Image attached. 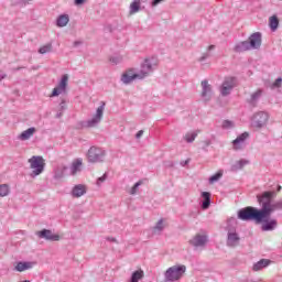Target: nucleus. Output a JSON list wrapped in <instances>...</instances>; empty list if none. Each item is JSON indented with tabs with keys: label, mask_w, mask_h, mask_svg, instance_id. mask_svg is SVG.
Wrapping results in <instances>:
<instances>
[{
	"label": "nucleus",
	"mask_w": 282,
	"mask_h": 282,
	"mask_svg": "<svg viewBox=\"0 0 282 282\" xmlns=\"http://www.w3.org/2000/svg\"><path fill=\"white\" fill-rule=\"evenodd\" d=\"M153 67H155V63H153V58H145L143 63L141 64V69L139 73L131 74V73H124L121 76L122 83L124 85H129L133 83L138 78V80H143V78H147V76H151L153 74Z\"/></svg>",
	"instance_id": "obj_1"
},
{
	"label": "nucleus",
	"mask_w": 282,
	"mask_h": 282,
	"mask_svg": "<svg viewBox=\"0 0 282 282\" xmlns=\"http://www.w3.org/2000/svg\"><path fill=\"white\" fill-rule=\"evenodd\" d=\"M268 215V209L260 206L257 207L248 206L238 210V219L241 221H256V224H261L263 218Z\"/></svg>",
	"instance_id": "obj_2"
},
{
	"label": "nucleus",
	"mask_w": 282,
	"mask_h": 282,
	"mask_svg": "<svg viewBox=\"0 0 282 282\" xmlns=\"http://www.w3.org/2000/svg\"><path fill=\"white\" fill-rule=\"evenodd\" d=\"M276 197V192L268 191L257 195L259 206L267 209V215H272L274 210H282V200L272 203Z\"/></svg>",
	"instance_id": "obj_3"
},
{
	"label": "nucleus",
	"mask_w": 282,
	"mask_h": 282,
	"mask_svg": "<svg viewBox=\"0 0 282 282\" xmlns=\"http://www.w3.org/2000/svg\"><path fill=\"white\" fill-rule=\"evenodd\" d=\"M261 32L252 33L249 41H242L235 45L234 51L237 53L248 52L250 50H259L261 47Z\"/></svg>",
	"instance_id": "obj_4"
},
{
	"label": "nucleus",
	"mask_w": 282,
	"mask_h": 282,
	"mask_svg": "<svg viewBox=\"0 0 282 282\" xmlns=\"http://www.w3.org/2000/svg\"><path fill=\"white\" fill-rule=\"evenodd\" d=\"M184 274H186V265L184 264H175L173 267H170L164 272V280L166 282H175L180 281Z\"/></svg>",
	"instance_id": "obj_5"
},
{
	"label": "nucleus",
	"mask_w": 282,
	"mask_h": 282,
	"mask_svg": "<svg viewBox=\"0 0 282 282\" xmlns=\"http://www.w3.org/2000/svg\"><path fill=\"white\" fill-rule=\"evenodd\" d=\"M106 155L107 152L105 150L96 145H93L89 148L87 152V160L90 164H98L105 162Z\"/></svg>",
	"instance_id": "obj_6"
},
{
	"label": "nucleus",
	"mask_w": 282,
	"mask_h": 282,
	"mask_svg": "<svg viewBox=\"0 0 282 282\" xmlns=\"http://www.w3.org/2000/svg\"><path fill=\"white\" fill-rule=\"evenodd\" d=\"M30 167L33 170L32 177L41 175L45 171V159L43 156H32L29 159Z\"/></svg>",
	"instance_id": "obj_7"
},
{
	"label": "nucleus",
	"mask_w": 282,
	"mask_h": 282,
	"mask_svg": "<svg viewBox=\"0 0 282 282\" xmlns=\"http://www.w3.org/2000/svg\"><path fill=\"white\" fill-rule=\"evenodd\" d=\"M105 113V101H101V105L97 108L96 113L93 116L91 119H88L84 127L86 129H94V127H98L102 121V116Z\"/></svg>",
	"instance_id": "obj_8"
},
{
	"label": "nucleus",
	"mask_w": 282,
	"mask_h": 282,
	"mask_svg": "<svg viewBox=\"0 0 282 282\" xmlns=\"http://www.w3.org/2000/svg\"><path fill=\"white\" fill-rule=\"evenodd\" d=\"M227 246L228 248H237L241 242V238L235 227H227Z\"/></svg>",
	"instance_id": "obj_9"
},
{
	"label": "nucleus",
	"mask_w": 282,
	"mask_h": 282,
	"mask_svg": "<svg viewBox=\"0 0 282 282\" xmlns=\"http://www.w3.org/2000/svg\"><path fill=\"white\" fill-rule=\"evenodd\" d=\"M268 120H270V115L265 111H259L253 116L252 127H256V129H262V127L268 124Z\"/></svg>",
	"instance_id": "obj_10"
},
{
	"label": "nucleus",
	"mask_w": 282,
	"mask_h": 282,
	"mask_svg": "<svg viewBox=\"0 0 282 282\" xmlns=\"http://www.w3.org/2000/svg\"><path fill=\"white\" fill-rule=\"evenodd\" d=\"M272 215H265V217L260 221L261 225V231L262 232H270L272 230L276 229V226H279V223L276 219H270Z\"/></svg>",
	"instance_id": "obj_11"
},
{
	"label": "nucleus",
	"mask_w": 282,
	"mask_h": 282,
	"mask_svg": "<svg viewBox=\"0 0 282 282\" xmlns=\"http://www.w3.org/2000/svg\"><path fill=\"white\" fill-rule=\"evenodd\" d=\"M235 89V77L226 78L220 86V95L226 97Z\"/></svg>",
	"instance_id": "obj_12"
},
{
	"label": "nucleus",
	"mask_w": 282,
	"mask_h": 282,
	"mask_svg": "<svg viewBox=\"0 0 282 282\" xmlns=\"http://www.w3.org/2000/svg\"><path fill=\"white\" fill-rule=\"evenodd\" d=\"M208 243V236L197 234L189 240V246L194 248H204Z\"/></svg>",
	"instance_id": "obj_13"
},
{
	"label": "nucleus",
	"mask_w": 282,
	"mask_h": 282,
	"mask_svg": "<svg viewBox=\"0 0 282 282\" xmlns=\"http://www.w3.org/2000/svg\"><path fill=\"white\" fill-rule=\"evenodd\" d=\"M68 80H69V77L67 75H63L57 87H55L53 89L51 97L54 98V97L58 96L59 94H66Z\"/></svg>",
	"instance_id": "obj_14"
},
{
	"label": "nucleus",
	"mask_w": 282,
	"mask_h": 282,
	"mask_svg": "<svg viewBox=\"0 0 282 282\" xmlns=\"http://www.w3.org/2000/svg\"><path fill=\"white\" fill-rule=\"evenodd\" d=\"M36 235L40 239H45L46 241H61V236L52 232L50 229H42Z\"/></svg>",
	"instance_id": "obj_15"
},
{
	"label": "nucleus",
	"mask_w": 282,
	"mask_h": 282,
	"mask_svg": "<svg viewBox=\"0 0 282 282\" xmlns=\"http://www.w3.org/2000/svg\"><path fill=\"white\" fill-rule=\"evenodd\" d=\"M202 93L200 96L204 99L205 102H208L210 98H213V86L208 84L206 79H204L202 83Z\"/></svg>",
	"instance_id": "obj_16"
},
{
	"label": "nucleus",
	"mask_w": 282,
	"mask_h": 282,
	"mask_svg": "<svg viewBox=\"0 0 282 282\" xmlns=\"http://www.w3.org/2000/svg\"><path fill=\"white\" fill-rule=\"evenodd\" d=\"M250 137V134L248 132H243L240 135H238L234 141V150L235 151H241V149H243L245 144H246V140H248V138Z\"/></svg>",
	"instance_id": "obj_17"
},
{
	"label": "nucleus",
	"mask_w": 282,
	"mask_h": 282,
	"mask_svg": "<svg viewBox=\"0 0 282 282\" xmlns=\"http://www.w3.org/2000/svg\"><path fill=\"white\" fill-rule=\"evenodd\" d=\"M34 265H36V262L20 261V262H17L14 270L15 272H25V270H32Z\"/></svg>",
	"instance_id": "obj_18"
},
{
	"label": "nucleus",
	"mask_w": 282,
	"mask_h": 282,
	"mask_svg": "<svg viewBox=\"0 0 282 282\" xmlns=\"http://www.w3.org/2000/svg\"><path fill=\"white\" fill-rule=\"evenodd\" d=\"M87 193V186L83 185V184H77L73 187L70 195L73 197H83V195H85Z\"/></svg>",
	"instance_id": "obj_19"
},
{
	"label": "nucleus",
	"mask_w": 282,
	"mask_h": 282,
	"mask_svg": "<svg viewBox=\"0 0 282 282\" xmlns=\"http://www.w3.org/2000/svg\"><path fill=\"white\" fill-rule=\"evenodd\" d=\"M83 170V159H76L70 165V175H76Z\"/></svg>",
	"instance_id": "obj_20"
},
{
	"label": "nucleus",
	"mask_w": 282,
	"mask_h": 282,
	"mask_svg": "<svg viewBox=\"0 0 282 282\" xmlns=\"http://www.w3.org/2000/svg\"><path fill=\"white\" fill-rule=\"evenodd\" d=\"M36 133V128L31 127L26 130H24L23 132H21V134H19V140L25 141V140H30L32 138V135H34Z\"/></svg>",
	"instance_id": "obj_21"
},
{
	"label": "nucleus",
	"mask_w": 282,
	"mask_h": 282,
	"mask_svg": "<svg viewBox=\"0 0 282 282\" xmlns=\"http://www.w3.org/2000/svg\"><path fill=\"white\" fill-rule=\"evenodd\" d=\"M69 23V14L64 13L57 17L56 25L57 28H65Z\"/></svg>",
	"instance_id": "obj_22"
},
{
	"label": "nucleus",
	"mask_w": 282,
	"mask_h": 282,
	"mask_svg": "<svg viewBox=\"0 0 282 282\" xmlns=\"http://www.w3.org/2000/svg\"><path fill=\"white\" fill-rule=\"evenodd\" d=\"M270 265V260L261 259L260 261L256 262L252 267L253 272H259V270H263V268H268Z\"/></svg>",
	"instance_id": "obj_23"
},
{
	"label": "nucleus",
	"mask_w": 282,
	"mask_h": 282,
	"mask_svg": "<svg viewBox=\"0 0 282 282\" xmlns=\"http://www.w3.org/2000/svg\"><path fill=\"white\" fill-rule=\"evenodd\" d=\"M269 28L271 32H276L279 29V17H276V14H273L269 18Z\"/></svg>",
	"instance_id": "obj_24"
},
{
	"label": "nucleus",
	"mask_w": 282,
	"mask_h": 282,
	"mask_svg": "<svg viewBox=\"0 0 282 282\" xmlns=\"http://www.w3.org/2000/svg\"><path fill=\"white\" fill-rule=\"evenodd\" d=\"M142 279H144V271L142 269H139L132 272L129 282H140L142 281Z\"/></svg>",
	"instance_id": "obj_25"
},
{
	"label": "nucleus",
	"mask_w": 282,
	"mask_h": 282,
	"mask_svg": "<svg viewBox=\"0 0 282 282\" xmlns=\"http://www.w3.org/2000/svg\"><path fill=\"white\" fill-rule=\"evenodd\" d=\"M263 96V89H258L253 94H251L250 99L248 100L249 105H257L259 102V98Z\"/></svg>",
	"instance_id": "obj_26"
},
{
	"label": "nucleus",
	"mask_w": 282,
	"mask_h": 282,
	"mask_svg": "<svg viewBox=\"0 0 282 282\" xmlns=\"http://www.w3.org/2000/svg\"><path fill=\"white\" fill-rule=\"evenodd\" d=\"M202 197L204 198V202L202 204V209L206 210L210 207V193L208 192H203Z\"/></svg>",
	"instance_id": "obj_27"
},
{
	"label": "nucleus",
	"mask_w": 282,
	"mask_h": 282,
	"mask_svg": "<svg viewBox=\"0 0 282 282\" xmlns=\"http://www.w3.org/2000/svg\"><path fill=\"white\" fill-rule=\"evenodd\" d=\"M247 164H250L248 160H243V159L239 160L234 165H231V171L234 172L241 171V169H243V166H246Z\"/></svg>",
	"instance_id": "obj_28"
},
{
	"label": "nucleus",
	"mask_w": 282,
	"mask_h": 282,
	"mask_svg": "<svg viewBox=\"0 0 282 282\" xmlns=\"http://www.w3.org/2000/svg\"><path fill=\"white\" fill-rule=\"evenodd\" d=\"M54 50L52 43H47L39 48V54H50Z\"/></svg>",
	"instance_id": "obj_29"
},
{
	"label": "nucleus",
	"mask_w": 282,
	"mask_h": 282,
	"mask_svg": "<svg viewBox=\"0 0 282 282\" xmlns=\"http://www.w3.org/2000/svg\"><path fill=\"white\" fill-rule=\"evenodd\" d=\"M140 0H134L131 4H130V14H135V12H140Z\"/></svg>",
	"instance_id": "obj_30"
},
{
	"label": "nucleus",
	"mask_w": 282,
	"mask_h": 282,
	"mask_svg": "<svg viewBox=\"0 0 282 282\" xmlns=\"http://www.w3.org/2000/svg\"><path fill=\"white\" fill-rule=\"evenodd\" d=\"M221 177H224V172L218 171L216 174H214L209 177V184H215V182H219V180H221Z\"/></svg>",
	"instance_id": "obj_31"
},
{
	"label": "nucleus",
	"mask_w": 282,
	"mask_h": 282,
	"mask_svg": "<svg viewBox=\"0 0 282 282\" xmlns=\"http://www.w3.org/2000/svg\"><path fill=\"white\" fill-rule=\"evenodd\" d=\"M10 195V186L8 184L0 185V197H8Z\"/></svg>",
	"instance_id": "obj_32"
},
{
	"label": "nucleus",
	"mask_w": 282,
	"mask_h": 282,
	"mask_svg": "<svg viewBox=\"0 0 282 282\" xmlns=\"http://www.w3.org/2000/svg\"><path fill=\"white\" fill-rule=\"evenodd\" d=\"M162 230H164V219L161 218L153 227V232H162Z\"/></svg>",
	"instance_id": "obj_33"
},
{
	"label": "nucleus",
	"mask_w": 282,
	"mask_h": 282,
	"mask_svg": "<svg viewBox=\"0 0 282 282\" xmlns=\"http://www.w3.org/2000/svg\"><path fill=\"white\" fill-rule=\"evenodd\" d=\"M195 138H197V132H187L185 134V140L188 143L195 142Z\"/></svg>",
	"instance_id": "obj_34"
},
{
	"label": "nucleus",
	"mask_w": 282,
	"mask_h": 282,
	"mask_svg": "<svg viewBox=\"0 0 282 282\" xmlns=\"http://www.w3.org/2000/svg\"><path fill=\"white\" fill-rule=\"evenodd\" d=\"M235 127V122L231 120H224L223 121V129H232Z\"/></svg>",
	"instance_id": "obj_35"
},
{
	"label": "nucleus",
	"mask_w": 282,
	"mask_h": 282,
	"mask_svg": "<svg viewBox=\"0 0 282 282\" xmlns=\"http://www.w3.org/2000/svg\"><path fill=\"white\" fill-rule=\"evenodd\" d=\"M140 186H142V181L137 182V183L132 186V188H131V191H130V195H135V194L138 193V187H140Z\"/></svg>",
	"instance_id": "obj_36"
},
{
	"label": "nucleus",
	"mask_w": 282,
	"mask_h": 282,
	"mask_svg": "<svg viewBox=\"0 0 282 282\" xmlns=\"http://www.w3.org/2000/svg\"><path fill=\"white\" fill-rule=\"evenodd\" d=\"M281 83H282V78L279 77V78L275 79V82L271 85V89H279V87H281Z\"/></svg>",
	"instance_id": "obj_37"
},
{
	"label": "nucleus",
	"mask_w": 282,
	"mask_h": 282,
	"mask_svg": "<svg viewBox=\"0 0 282 282\" xmlns=\"http://www.w3.org/2000/svg\"><path fill=\"white\" fill-rule=\"evenodd\" d=\"M206 58H210V53L206 52L203 53V55L199 57V63H204V61H206Z\"/></svg>",
	"instance_id": "obj_38"
},
{
	"label": "nucleus",
	"mask_w": 282,
	"mask_h": 282,
	"mask_svg": "<svg viewBox=\"0 0 282 282\" xmlns=\"http://www.w3.org/2000/svg\"><path fill=\"white\" fill-rule=\"evenodd\" d=\"M67 109V105L65 104V99H62L59 104V111H65Z\"/></svg>",
	"instance_id": "obj_39"
},
{
	"label": "nucleus",
	"mask_w": 282,
	"mask_h": 282,
	"mask_svg": "<svg viewBox=\"0 0 282 282\" xmlns=\"http://www.w3.org/2000/svg\"><path fill=\"white\" fill-rule=\"evenodd\" d=\"M105 180H107V174H104L102 176H100L97 180V185L100 186V184H102V182H105Z\"/></svg>",
	"instance_id": "obj_40"
},
{
	"label": "nucleus",
	"mask_w": 282,
	"mask_h": 282,
	"mask_svg": "<svg viewBox=\"0 0 282 282\" xmlns=\"http://www.w3.org/2000/svg\"><path fill=\"white\" fill-rule=\"evenodd\" d=\"M210 144H212L210 140L203 141V149H204V151H206V149H208V147H210Z\"/></svg>",
	"instance_id": "obj_41"
},
{
	"label": "nucleus",
	"mask_w": 282,
	"mask_h": 282,
	"mask_svg": "<svg viewBox=\"0 0 282 282\" xmlns=\"http://www.w3.org/2000/svg\"><path fill=\"white\" fill-rule=\"evenodd\" d=\"M106 240L110 241L111 243H118V239H116L113 237H107Z\"/></svg>",
	"instance_id": "obj_42"
},
{
	"label": "nucleus",
	"mask_w": 282,
	"mask_h": 282,
	"mask_svg": "<svg viewBox=\"0 0 282 282\" xmlns=\"http://www.w3.org/2000/svg\"><path fill=\"white\" fill-rule=\"evenodd\" d=\"M141 135H144V130L138 131L137 134H135V139H137V140H140V137H141Z\"/></svg>",
	"instance_id": "obj_43"
},
{
	"label": "nucleus",
	"mask_w": 282,
	"mask_h": 282,
	"mask_svg": "<svg viewBox=\"0 0 282 282\" xmlns=\"http://www.w3.org/2000/svg\"><path fill=\"white\" fill-rule=\"evenodd\" d=\"M4 78H8V75L3 70H0V80H3Z\"/></svg>",
	"instance_id": "obj_44"
},
{
	"label": "nucleus",
	"mask_w": 282,
	"mask_h": 282,
	"mask_svg": "<svg viewBox=\"0 0 282 282\" xmlns=\"http://www.w3.org/2000/svg\"><path fill=\"white\" fill-rule=\"evenodd\" d=\"M164 0H153L152 1V7L155 8V6H159V3H162Z\"/></svg>",
	"instance_id": "obj_45"
},
{
	"label": "nucleus",
	"mask_w": 282,
	"mask_h": 282,
	"mask_svg": "<svg viewBox=\"0 0 282 282\" xmlns=\"http://www.w3.org/2000/svg\"><path fill=\"white\" fill-rule=\"evenodd\" d=\"M85 3V0H75V6H83Z\"/></svg>",
	"instance_id": "obj_46"
},
{
	"label": "nucleus",
	"mask_w": 282,
	"mask_h": 282,
	"mask_svg": "<svg viewBox=\"0 0 282 282\" xmlns=\"http://www.w3.org/2000/svg\"><path fill=\"white\" fill-rule=\"evenodd\" d=\"M63 117V110H59V112L56 113L55 118H62Z\"/></svg>",
	"instance_id": "obj_47"
},
{
	"label": "nucleus",
	"mask_w": 282,
	"mask_h": 282,
	"mask_svg": "<svg viewBox=\"0 0 282 282\" xmlns=\"http://www.w3.org/2000/svg\"><path fill=\"white\" fill-rule=\"evenodd\" d=\"M207 50H208V52H212V50H215V45H209V46L207 47Z\"/></svg>",
	"instance_id": "obj_48"
},
{
	"label": "nucleus",
	"mask_w": 282,
	"mask_h": 282,
	"mask_svg": "<svg viewBox=\"0 0 282 282\" xmlns=\"http://www.w3.org/2000/svg\"><path fill=\"white\" fill-rule=\"evenodd\" d=\"M188 162H191L189 160L183 161L181 164L182 166H186V164H188Z\"/></svg>",
	"instance_id": "obj_49"
},
{
	"label": "nucleus",
	"mask_w": 282,
	"mask_h": 282,
	"mask_svg": "<svg viewBox=\"0 0 282 282\" xmlns=\"http://www.w3.org/2000/svg\"><path fill=\"white\" fill-rule=\"evenodd\" d=\"M74 45L76 47V46L80 45V42L76 41V42H74Z\"/></svg>",
	"instance_id": "obj_50"
},
{
	"label": "nucleus",
	"mask_w": 282,
	"mask_h": 282,
	"mask_svg": "<svg viewBox=\"0 0 282 282\" xmlns=\"http://www.w3.org/2000/svg\"><path fill=\"white\" fill-rule=\"evenodd\" d=\"M19 69H23V67H18V68H14L13 70L19 72Z\"/></svg>",
	"instance_id": "obj_51"
},
{
	"label": "nucleus",
	"mask_w": 282,
	"mask_h": 282,
	"mask_svg": "<svg viewBox=\"0 0 282 282\" xmlns=\"http://www.w3.org/2000/svg\"><path fill=\"white\" fill-rule=\"evenodd\" d=\"M281 188H282L281 185H279V186H278V191H281Z\"/></svg>",
	"instance_id": "obj_52"
}]
</instances>
